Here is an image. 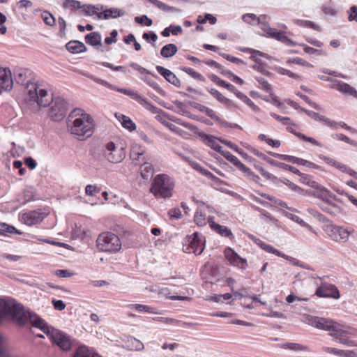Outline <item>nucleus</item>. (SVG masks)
Listing matches in <instances>:
<instances>
[{"label": "nucleus", "mask_w": 357, "mask_h": 357, "mask_svg": "<svg viewBox=\"0 0 357 357\" xmlns=\"http://www.w3.org/2000/svg\"><path fill=\"white\" fill-rule=\"evenodd\" d=\"M347 13L349 15L348 16V20L355 21L357 22V6H352L350 7V8L348 10Z\"/></svg>", "instance_id": "nucleus-61"}, {"label": "nucleus", "mask_w": 357, "mask_h": 357, "mask_svg": "<svg viewBox=\"0 0 357 357\" xmlns=\"http://www.w3.org/2000/svg\"><path fill=\"white\" fill-rule=\"evenodd\" d=\"M305 321L312 326L330 332V335L334 337L336 342L349 347L357 346L354 340H349L350 333L345 329L344 326L332 319L307 315Z\"/></svg>", "instance_id": "nucleus-2"}, {"label": "nucleus", "mask_w": 357, "mask_h": 357, "mask_svg": "<svg viewBox=\"0 0 357 357\" xmlns=\"http://www.w3.org/2000/svg\"><path fill=\"white\" fill-rule=\"evenodd\" d=\"M269 19V17L266 15H261L259 16L257 24L259 25L260 29L264 31V36L268 37V33L270 32L268 31L269 29H272L269 26L268 23V20Z\"/></svg>", "instance_id": "nucleus-37"}, {"label": "nucleus", "mask_w": 357, "mask_h": 357, "mask_svg": "<svg viewBox=\"0 0 357 357\" xmlns=\"http://www.w3.org/2000/svg\"><path fill=\"white\" fill-rule=\"evenodd\" d=\"M88 77H89L91 79H93L96 83H98V84H100L101 85H103V86H105L112 89V90H114V91H119V92L122 93H123L124 91H128L129 90V89H127L119 88L118 86H116L115 85H113V84L109 83L108 82H107V81H105L104 79L92 76V75L88 76Z\"/></svg>", "instance_id": "nucleus-33"}, {"label": "nucleus", "mask_w": 357, "mask_h": 357, "mask_svg": "<svg viewBox=\"0 0 357 357\" xmlns=\"http://www.w3.org/2000/svg\"><path fill=\"white\" fill-rule=\"evenodd\" d=\"M224 254L225 258L231 265L237 266L243 270H245L247 268V260L240 257L231 248H227L225 250Z\"/></svg>", "instance_id": "nucleus-16"}, {"label": "nucleus", "mask_w": 357, "mask_h": 357, "mask_svg": "<svg viewBox=\"0 0 357 357\" xmlns=\"http://www.w3.org/2000/svg\"><path fill=\"white\" fill-rule=\"evenodd\" d=\"M202 139L206 142L207 146H210L211 149L220 153V154H222V152L225 151L223 149V147L216 142L215 137H213V136L206 134H203Z\"/></svg>", "instance_id": "nucleus-28"}, {"label": "nucleus", "mask_w": 357, "mask_h": 357, "mask_svg": "<svg viewBox=\"0 0 357 357\" xmlns=\"http://www.w3.org/2000/svg\"><path fill=\"white\" fill-rule=\"evenodd\" d=\"M172 178L165 174H158L153 178L150 192L158 199L169 198L174 188Z\"/></svg>", "instance_id": "nucleus-5"}, {"label": "nucleus", "mask_w": 357, "mask_h": 357, "mask_svg": "<svg viewBox=\"0 0 357 357\" xmlns=\"http://www.w3.org/2000/svg\"><path fill=\"white\" fill-rule=\"evenodd\" d=\"M322 350L326 353L333 354L338 356L352 357L354 355V353L352 351L340 350L336 348H332L328 347H323Z\"/></svg>", "instance_id": "nucleus-29"}, {"label": "nucleus", "mask_w": 357, "mask_h": 357, "mask_svg": "<svg viewBox=\"0 0 357 357\" xmlns=\"http://www.w3.org/2000/svg\"><path fill=\"white\" fill-rule=\"evenodd\" d=\"M224 156L228 161L231 162L234 166H236L239 170H241L244 168L245 165L242 163L239 159L231 153L229 151L225 150L221 154Z\"/></svg>", "instance_id": "nucleus-31"}, {"label": "nucleus", "mask_w": 357, "mask_h": 357, "mask_svg": "<svg viewBox=\"0 0 357 357\" xmlns=\"http://www.w3.org/2000/svg\"><path fill=\"white\" fill-rule=\"evenodd\" d=\"M47 215V213L41 209L31 211L22 215L21 221L28 226H33L40 224Z\"/></svg>", "instance_id": "nucleus-11"}, {"label": "nucleus", "mask_w": 357, "mask_h": 357, "mask_svg": "<svg viewBox=\"0 0 357 357\" xmlns=\"http://www.w3.org/2000/svg\"><path fill=\"white\" fill-rule=\"evenodd\" d=\"M68 127L72 134L84 139L92 135L94 123L89 114L76 108L68 116Z\"/></svg>", "instance_id": "nucleus-4"}, {"label": "nucleus", "mask_w": 357, "mask_h": 357, "mask_svg": "<svg viewBox=\"0 0 357 357\" xmlns=\"http://www.w3.org/2000/svg\"><path fill=\"white\" fill-rule=\"evenodd\" d=\"M143 162L144 163L140 167L139 173L142 178L144 180H149L150 178L153 176L154 171L153 167L149 162H147L146 161Z\"/></svg>", "instance_id": "nucleus-27"}, {"label": "nucleus", "mask_w": 357, "mask_h": 357, "mask_svg": "<svg viewBox=\"0 0 357 357\" xmlns=\"http://www.w3.org/2000/svg\"><path fill=\"white\" fill-rule=\"evenodd\" d=\"M85 41L91 46L100 45L101 36L98 32H91L85 36Z\"/></svg>", "instance_id": "nucleus-34"}, {"label": "nucleus", "mask_w": 357, "mask_h": 357, "mask_svg": "<svg viewBox=\"0 0 357 357\" xmlns=\"http://www.w3.org/2000/svg\"><path fill=\"white\" fill-rule=\"evenodd\" d=\"M259 17L253 13H246L242 15V20L248 24H254L257 22Z\"/></svg>", "instance_id": "nucleus-53"}, {"label": "nucleus", "mask_w": 357, "mask_h": 357, "mask_svg": "<svg viewBox=\"0 0 357 357\" xmlns=\"http://www.w3.org/2000/svg\"><path fill=\"white\" fill-rule=\"evenodd\" d=\"M301 111L305 112L307 116L312 118L313 119L321 121L324 123V124L329 126V127H334L336 125V123L333 121H331L330 119L320 115L319 113L310 111L306 109H301Z\"/></svg>", "instance_id": "nucleus-23"}, {"label": "nucleus", "mask_w": 357, "mask_h": 357, "mask_svg": "<svg viewBox=\"0 0 357 357\" xmlns=\"http://www.w3.org/2000/svg\"><path fill=\"white\" fill-rule=\"evenodd\" d=\"M135 20L137 23L142 24L145 23V25L147 26H150L153 24V21L151 19L149 18L146 15H143L140 17H136Z\"/></svg>", "instance_id": "nucleus-62"}, {"label": "nucleus", "mask_w": 357, "mask_h": 357, "mask_svg": "<svg viewBox=\"0 0 357 357\" xmlns=\"http://www.w3.org/2000/svg\"><path fill=\"white\" fill-rule=\"evenodd\" d=\"M268 37L275 38L286 45H291L294 43L290 40L284 31H278L276 29H269Z\"/></svg>", "instance_id": "nucleus-24"}, {"label": "nucleus", "mask_w": 357, "mask_h": 357, "mask_svg": "<svg viewBox=\"0 0 357 357\" xmlns=\"http://www.w3.org/2000/svg\"><path fill=\"white\" fill-rule=\"evenodd\" d=\"M334 138H336L340 141H342V142H344L349 144H351L354 146H357V142L356 141L351 139L347 136H346L343 134H336V135H335Z\"/></svg>", "instance_id": "nucleus-63"}, {"label": "nucleus", "mask_w": 357, "mask_h": 357, "mask_svg": "<svg viewBox=\"0 0 357 357\" xmlns=\"http://www.w3.org/2000/svg\"><path fill=\"white\" fill-rule=\"evenodd\" d=\"M66 47L68 52L73 54H78L86 51L85 45L78 40H71L66 45Z\"/></svg>", "instance_id": "nucleus-25"}, {"label": "nucleus", "mask_w": 357, "mask_h": 357, "mask_svg": "<svg viewBox=\"0 0 357 357\" xmlns=\"http://www.w3.org/2000/svg\"><path fill=\"white\" fill-rule=\"evenodd\" d=\"M277 71L278 73H280L281 75H287L289 77H291V78H294L296 79H300V76L298 75H297L287 69L280 67L278 68Z\"/></svg>", "instance_id": "nucleus-57"}, {"label": "nucleus", "mask_w": 357, "mask_h": 357, "mask_svg": "<svg viewBox=\"0 0 357 357\" xmlns=\"http://www.w3.org/2000/svg\"><path fill=\"white\" fill-rule=\"evenodd\" d=\"M199 110L205 113L208 116L211 117L213 120H218V116L215 114L214 111L204 105H200Z\"/></svg>", "instance_id": "nucleus-56"}, {"label": "nucleus", "mask_w": 357, "mask_h": 357, "mask_svg": "<svg viewBox=\"0 0 357 357\" xmlns=\"http://www.w3.org/2000/svg\"><path fill=\"white\" fill-rule=\"evenodd\" d=\"M321 208L333 215H335L336 211H337V208L335 204H331L329 202H324L323 204L320 205Z\"/></svg>", "instance_id": "nucleus-45"}, {"label": "nucleus", "mask_w": 357, "mask_h": 357, "mask_svg": "<svg viewBox=\"0 0 357 357\" xmlns=\"http://www.w3.org/2000/svg\"><path fill=\"white\" fill-rule=\"evenodd\" d=\"M221 74L226 76L228 79H229L230 80L236 84H238L240 85H243L244 84V81L241 78L234 74L230 70H224L221 71Z\"/></svg>", "instance_id": "nucleus-44"}, {"label": "nucleus", "mask_w": 357, "mask_h": 357, "mask_svg": "<svg viewBox=\"0 0 357 357\" xmlns=\"http://www.w3.org/2000/svg\"><path fill=\"white\" fill-rule=\"evenodd\" d=\"M58 24L59 26V36L63 37L66 35V22L63 17H59L58 18Z\"/></svg>", "instance_id": "nucleus-60"}, {"label": "nucleus", "mask_w": 357, "mask_h": 357, "mask_svg": "<svg viewBox=\"0 0 357 357\" xmlns=\"http://www.w3.org/2000/svg\"><path fill=\"white\" fill-rule=\"evenodd\" d=\"M1 230L3 232L9 233V234H21L22 232L19 231L15 227L8 225L7 224L1 225Z\"/></svg>", "instance_id": "nucleus-64"}, {"label": "nucleus", "mask_w": 357, "mask_h": 357, "mask_svg": "<svg viewBox=\"0 0 357 357\" xmlns=\"http://www.w3.org/2000/svg\"><path fill=\"white\" fill-rule=\"evenodd\" d=\"M130 66L132 67L133 69L137 70L138 72H139L140 73L142 74H147V75H153V77H158V76L156 75H154L153 74H152L149 70L146 69L145 68L139 66L138 63H135V62H131L130 63Z\"/></svg>", "instance_id": "nucleus-51"}, {"label": "nucleus", "mask_w": 357, "mask_h": 357, "mask_svg": "<svg viewBox=\"0 0 357 357\" xmlns=\"http://www.w3.org/2000/svg\"><path fill=\"white\" fill-rule=\"evenodd\" d=\"M305 321L312 326L330 332V335L334 337L336 342L349 347L357 346L354 340H349L350 333L345 329L344 326L332 319L307 315Z\"/></svg>", "instance_id": "nucleus-1"}, {"label": "nucleus", "mask_w": 357, "mask_h": 357, "mask_svg": "<svg viewBox=\"0 0 357 357\" xmlns=\"http://www.w3.org/2000/svg\"><path fill=\"white\" fill-rule=\"evenodd\" d=\"M130 309H135L137 312H145L151 314H157L156 309L142 304H131L128 305Z\"/></svg>", "instance_id": "nucleus-38"}, {"label": "nucleus", "mask_w": 357, "mask_h": 357, "mask_svg": "<svg viewBox=\"0 0 357 357\" xmlns=\"http://www.w3.org/2000/svg\"><path fill=\"white\" fill-rule=\"evenodd\" d=\"M73 357H101L98 354H91L89 349L84 347H79L75 351Z\"/></svg>", "instance_id": "nucleus-39"}, {"label": "nucleus", "mask_w": 357, "mask_h": 357, "mask_svg": "<svg viewBox=\"0 0 357 357\" xmlns=\"http://www.w3.org/2000/svg\"><path fill=\"white\" fill-rule=\"evenodd\" d=\"M13 84L10 70L0 68V93L3 90L10 91L13 88Z\"/></svg>", "instance_id": "nucleus-18"}, {"label": "nucleus", "mask_w": 357, "mask_h": 357, "mask_svg": "<svg viewBox=\"0 0 357 357\" xmlns=\"http://www.w3.org/2000/svg\"><path fill=\"white\" fill-rule=\"evenodd\" d=\"M325 231L332 240L340 243L347 242L351 234L347 229L335 225H327Z\"/></svg>", "instance_id": "nucleus-9"}, {"label": "nucleus", "mask_w": 357, "mask_h": 357, "mask_svg": "<svg viewBox=\"0 0 357 357\" xmlns=\"http://www.w3.org/2000/svg\"><path fill=\"white\" fill-rule=\"evenodd\" d=\"M141 79L156 91H159L161 89L159 84L153 79H151L150 77L144 76L142 77Z\"/></svg>", "instance_id": "nucleus-59"}, {"label": "nucleus", "mask_w": 357, "mask_h": 357, "mask_svg": "<svg viewBox=\"0 0 357 357\" xmlns=\"http://www.w3.org/2000/svg\"><path fill=\"white\" fill-rule=\"evenodd\" d=\"M96 245L99 250L108 252H116L121 248L119 238L112 232L100 234L96 240Z\"/></svg>", "instance_id": "nucleus-6"}, {"label": "nucleus", "mask_w": 357, "mask_h": 357, "mask_svg": "<svg viewBox=\"0 0 357 357\" xmlns=\"http://www.w3.org/2000/svg\"><path fill=\"white\" fill-rule=\"evenodd\" d=\"M26 69H17L14 71L15 82L21 85H26V94L30 101L37 102L40 107H47L53 101L52 95L42 88L38 83L30 81L26 82L27 73Z\"/></svg>", "instance_id": "nucleus-3"}, {"label": "nucleus", "mask_w": 357, "mask_h": 357, "mask_svg": "<svg viewBox=\"0 0 357 357\" xmlns=\"http://www.w3.org/2000/svg\"><path fill=\"white\" fill-rule=\"evenodd\" d=\"M42 19L44 22L49 26H53L55 23V19L48 11L45 10L42 13Z\"/></svg>", "instance_id": "nucleus-47"}, {"label": "nucleus", "mask_w": 357, "mask_h": 357, "mask_svg": "<svg viewBox=\"0 0 357 357\" xmlns=\"http://www.w3.org/2000/svg\"><path fill=\"white\" fill-rule=\"evenodd\" d=\"M68 111V103L62 98L58 97L53 101V105L50 109L49 116L54 121L63 120Z\"/></svg>", "instance_id": "nucleus-7"}, {"label": "nucleus", "mask_w": 357, "mask_h": 357, "mask_svg": "<svg viewBox=\"0 0 357 357\" xmlns=\"http://www.w3.org/2000/svg\"><path fill=\"white\" fill-rule=\"evenodd\" d=\"M315 295L322 298H340V292L337 288L333 284L326 282L322 283L321 286L317 289Z\"/></svg>", "instance_id": "nucleus-13"}, {"label": "nucleus", "mask_w": 357, "mask_h": 357, "mask_svg": "<svg viewBox=\"0 0 357 357\" xmlns=\"http://www.w3.org/2000/svg\"><path fill=\"white\" fill-rule=\"evenodd\" d=\"M319 158L324 160L325 162H326L328 165L334 167L339 169L340 171L344 172L346 174H348L349 175L354 177L357 179V172L353 170L349 167L347 166L346 165H344L331 158H329L328 156H326L323 154L319 155Z\"/></svg>", "instance_id": "nucleus-15"}, {"label": "nucleus", "mask_w": 357, "mask_h": 357, "mask_svg": "<svg viewBox=\"0 0 357 357\" xmlns=\"http://www.w3.org/2000/svg\"><path fill=\"white\" fill-rule=\"evenodd\" d=\"M278 181H280V182H282V183L286 185L292 191H294L301 195L305 193V190H303L301 187L298 186L297 185H296L295 183L290 181L289 179H287L286 178H281L278 179Z\"/></svg>", "instance_id": "nucleus-40"}, {"label": "nucleus", "mask_w": 357, "mask_h": 357, "mask_svg": "<svg viewBox=\"0 0 357 357\" xmlns=\"http://www.w3.org/2000/svg\"><path fill=\"white\" fill-rule=\"evenodd\" d=\"M194 221L199 227H203L206 225V213L202 210H197L195 216Z\"/></svg>", "instance_id": "nucleus-41"}, {"label": "nucleus", "mask_w": 357, "mask_h": 357, "mask_svg": "<svg viewBox=\"0 0 357 357\" xmlns=\"http://www.w3.org/2000/svg\"><path fill=\"white\" fill-rule=\"evenodd\" d=\"M256 168L259 171L261 174L264 177H265L266 178H267L268 180H271V181H272L274 183H276L278 181V178L275 176H274L273 174L268 172L263 167H256Z\"/></svg>", "instance_id": "nucleus-55"}, {"label": "nucleus", "mask_w": 357, "mask_h": 357, "mask_svg": "<svg viewBox=\"0 0 357 357\" xmlns=\"http://www.w3.org/2000/svg\"><path fill=\"white\" fill-rule=\"evenodd\" d=\"M82 3L77 0H63L62 7L64 9H70L71 12H76L81 10Z\"/></svg>", "instance_id": "nucleus-32"}, {"label": "nucleus", "mask_w": 357, "mask_h": 357, "mask_svg": "<svg viewBox=\"0 0 357 357\" xmlns=\"http://www.w3.org/2000/svg\"><path fill=\"white\" fill-rule=\"evenodd\" d=\"M287 130L303 141L308 142L311 143L312 144L317 146H321V143H319L317 140H316L313 137H307V136L305 135L304 134L297 132L291 128H287Z\"/></svg>", "instance_id": "nucleus-36"}, {"label": "nucleus", "mask_w": 357, "mask_h": 357, "mask_svg": "<svg viewBox=\"0 0 357 357\" xmlns=\"http://www.w3.org/2000/svg\"><path fill=\"white\" fill-rule=\"evenodd\" d=\"M256 168L259 171L261 174L264 177H265L266 178H267L268 180H271V181H272L274 183H276L278 181V178L275 176H274L273 174L268 172L263 167H256Z\"/></svg>", "instance_id": "nucleus-54"}, {"label": "nucleus", "mask_w": 357, "mask_h": 357, "mask_svg": "<svg viewBox=\"0 0 357 357\" xmlns=\"http://www.w3.org/2000/svg\"><path fill=\"white\" fill-rule=\"evenodd\" d=\"M105 155L109 162L119 163L126 158V152L123 147L110 142L105 145Z\"/></svg>", "instance_id": "nucleus-8"}, {"label": "nucleus", "mask_w": 357, "mask_h": 357, "mask_svg": "<svg viewBox=\"0 0 357 357\" xmlns=\"http://www.w3.org/2000/svg\"><path fill=\"white\" fill-rule=\"evenodd\" d=\"M145 148L141 145L134 144L130 149V157L134 161L137 162H144L146 160L145 157Z\"/></svg>", "instance_id": "nucleus-20"}, {"label": "nucleus", "mask_w": 357, "mask_h": 357, "mask_svg": "<svg viewBox=\"0 0 357 357\" xmlns=\"http://www.w3.org/2000/svg\"><path fill=\"white\" fill-rule=\"evenodd\" d=\"M155 68L158 73L160 74L168 82L175 86H179L181 85L180 80L170 70L160 66H156Z\"/></svg>", "instance_id": "nucleus-21"}, {"label": "nucleus", "mask_w": 357, "mask_h": 357, "mask_svg": "<svg viewBox=\"0 0 357 357\" xmlns=\"http://www.w3.org/2000/svg\"><path fill=\"white\" fill-rule=\"evenodd\" d=\"M93 8L92 4H84L82 6L81 12L84 16H93L96 15Z\"/></svg>", "instance_id": "nucleus-49"}, {"label": "nucleus", "mask_w": 357, "mask_h": 357, "mask_svg": "<svg viewBox=\"0 0 357 357\" xmlns=\"http://www.w3.org/2000/svg\"><path fill=\"white\" fill-rule=\"evenodd\" d=\"M204 249V243L199 239L198 234L195 233L185 240L183 245V250L188 253H194L197 255H201Z\"/></svg>", "instance_id": "nucleus-10"}, {"label": "nucleus", "mask_w": 357, "mask_h": 357, "mask_svg": "<svg viewBox=\"0 0 357 357\" xmlns=\"http://www.w3.org/2000/svg\"><path fill=\"white\" fill-rule=\"evenodd\" d=\"M123 94L127 95L132 98L134 100L138 101L147 110L151 112L153 114H158L159 112L161 111L159 108L152 105L149 101L141 96L136 91L129 89L128 91H124Z\"/></svg>", "instance_id": "nucleus-17"}, {"label": "nucleus", "mask_w": 357, "mask_h": 357, "mask_svg": "<svg viewBox=\"0 0 357 357\" xmlns=\"http://www.w3.org/2000/svg\"><path fill=\"white\" fill-rule=\"evenodd\" d=\"M181 69L183 72L190 75L192 78L195 79L203 80V76L200 73L194 70L192 68L188 67H182L181 68Z\"/></svg>", "instance_id": "nucleus-46"}, {"label": "nucleus", "mask_w": 357, "mask_h": 357, "mask_svg": "<svg viewBox=\"0 0 357 357\" xmlns=\"http://www.w3.org/2000/svg\"><path fill=\"white\" fill-rule=\"evenodd\" d=\"M178 48L175 44L169 43L163 46L160 50V55L163 58H170L176 54Z\"/></svg>", "instance_id": "nucleus-30"}, {"label": "nucleus", "mask_w": 357, "mask_h": 357, "mask_svg": "<svg viewBox=\"0 0 357 357\" xmlns=\"http://www.w3.org/2000/svg\"><path fill=\"white\" fill-rule=\"evenodd\" d=\"M150 3L155 5L159 9L165 11V12H173V13H178L180 10L176 7L170 6L158 0H148Z\"/></svg>", "instance_id": "nucleus-35"}, {"label": "nucleus", "mask_w": 357, "mask_h": 357, "mask_svg": "<svg viewBox=\"0 0 357 357\" xmlns=\"http://www.w3.org/2000/svg\"><path fill=\"white\" fill-rule=\"evenodd\" d=\"M126 13L124 10L118 8H111L105 10L102 13L98 14V20L105 19L108 20L109 18H116L125 15Z\"/></svg>", "instance_id": "nucleus-22"}, {"label": "nucleus", "mask_w": 357, "mask_h": 357, "mask_svg": "<svg viewBox=\"0 0 357 357\" xmlns=\"http://www.w3.org/2000/svg\"><path fill=\"white\" fill-rule=\"evenodd\" d=\"M51 338L54 343L63 351H68L72 347V343L70 337L65 333L54 330L50 333Z\"/></svg>", "instance_id": "nucleus-12"}, {"label": "nucleus", "mask_w": 357, "mask_h": 357, "mask_svg": "<svg viewBox=\"0 0 357 357\" xmlns=\"http://www.w3.org/2000/svg\"><path fill=\"white\" fill-rule=\"evenodd\" d=\"M340 91L343 93L348 94L349 96H351L357 98L356 89L354 87L350 86L347 83H344L342 82V85L340 86Z\"/></svg>", "instance_id": "nucleus-42"}, {"label": "nucleus", "mask_w": 357, "mask_h": 357, "mask_svg": "<svg viewBox=\"0 0 357 357\" xmlns=\"http://www.w3.org/2000/svg\"><path fill=\"white\" fill-rule=\"evenodd\" d=\"M241 171L245 173L246 176L253 181L256 183L259 182V180L260 179L259 176L255 174L250 168L247 167L245 165L244 166V168H243Z\"/></svg>", "instance_id": "nucleus-50"}, {"label": "nucleus", "mask_w": 357, "mask_h": 357, "mask_svg": "<svg viewBox=\"0 0 357 357\" xmlns=\"http://www.w3.org/2000/svg\"><path fill=\"white\" fill-rule=\"evenodd\" d=\"M296 96H299L301 98H302L305 102H307L310 106L313 107L314 109L317 110L321 109V107L320 105L317 104L314 102H312L307 96L302 94L300 92L296 93Z\"/></svg>", "instance_id": "nucleus-48"}, {"label": "nucleus", "mask_w": 357, "mask_h": 357, "mask_svg": "<svg viewBox=\"0 0 357 357\" xmlns=\"http://www.w3.org/2000/svg\"><path fill=\"white\" fill-rule=\"evenodd\" d=\"M39 199L35 188L31 186H26L23 191L18 194L16 197V202L20 206L26 205V204L38 200Z\"/></svg>", "instance_id": "nucleus-14"}, {"label": "nucleus", "mask_w": 357, "mask_h": 357, "mask_svg": "<svg viewBox=\"0 0 357 357\" xmlns=\"http://www.w3.org/2000/svg\"><path fill=\"white\" fill-rule=\"evenodd\" d=\"M208 222L209 224L210 227L219 234L220 236L224 237H227L229 239H233L234 238L231 229H229L226 226L220 225L213 221V217H208Z\"/></svg>", "instance_id": "nucleus-19"}, {"label": "nucleus", "mask_w": 357, "mask_h": 357, "mask_svg": "<svg viewBox=\"0 0 357 357\" xmlns=\"http://www.w3.org/2000/svg\"><path fill=\"white\" fill-rule=\"evenodd\" d=\"M120 121L123 128L128 129L130 131H133L136 129V125L133 121L128 117L125 115H121V119Z\"/></svg>", "instance_id": "nucleus-43"}, {"label": "nucleus", "mask_w": 357, "mask_h": 357, "mask_svg": "<svg viewBox=\"0 0 357 357\" xmlns=\"http://www.w3.org/2000/svg\"><path fill=\"white\" fill-rule=\"evenodd\" d=\"M153 319L155 321H161L166 324L178 325L180 323V321L177 319L168 317H154Z\"/></svg>", "instance_id": "nucleus-52"}, {"label": "nucleus", "mask_w": 357, "mask_h": 357, "mask_svg": "<svg viewBox=\"0 0 357 357\" xmlns=\"http://www.w3.org/2000/svg\"><path fill=\"white\" fill-rule=\"evenodd\" d=\"M207 90L214 98H215L219 102L224 104L225 105L229 107L235 106V104L231 100L225 97L218 90L209 88H208Z\"/></svg>", "instance_id": "nucleus-26"}, {"label": "nucleus", "mask_w": 357, "mask_h": 357, "mask_svg": "<svg viewBox=\"0 0 357 357\" xmlns=\"http://www.w3.org/2000/svg\"><path fill=\"white\" fill-rule=\"evenodd\" d=\"M218 140L220 142H222L224 144H225L226 146H227L228 147H229L230 149H231L234 151H236L237 153H238L240 154L243 153V151L241 149H239L237 146V145H236L235 144H234L231 141H229V140H227V139H222V138H219Z\"/></svg>", "instance_id": "nucleus-58"}]
</instances>
